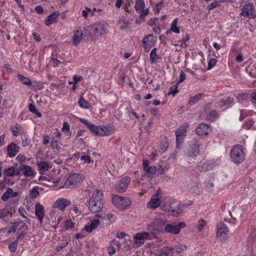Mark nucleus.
Returning <instances> with one entry per match:
<instances>
[{"instance_id":"obj_1","label":"nucleus","mask_w":256,"mask_h":256,"mask_svg":"<svg viewBox=\"0 0 256 256\" xmlns=\"http://www.w3.org/2000/svg\"><path fill=\"white\" fill-rule=\"evenodd\" d=\"M104 207L103 194L101 190H96L88 202V208L92 214L100 212Z\"/></svg>"},{"instance_id":"obj_2","label":"nucleus","mask_w":256,"mask_h":256,"mask_svg":"<svg viewBox=\"0 0 256 256\" xmlns=\"http://www.w3.org/2000/svg\"><path fill=\"white\" fill-rule=\"evenodd\" d=\"M156 224L160 226V228H156V230L161 232H166L173 234H178L180 233L182 228L186 226L184 222H178L176 225L168 224L163 220H158L156 222Z\"/></svg>"},{"instance_id":"obj_3","label":"nucleus","mask_w":256,"mask_h":256,"mask_svg":"<svg viewBox=\"0 0 256 256\" xmlns=\"http://www.w3.org/2000/svg\"><path fill=\"white\" fill-rule=\"evenodd\" d=\"M230 156L231 161L236 164L243 162L246 158L243 146L238 144L234 145L230 152Z\"/></svg>"},{"instance_id":"obj_4","label":"nucleus","mask_w":256,"mask_h":256,"mask_svg":"<svg viewBox=\"0 0 256 256\" xmlns=\"http://www.w3.org/2000/svg\"><path fill=\"white\" fill-rule=\"evenodd\" d=\"M112 202L117 208L121 210L128 208L132 204L131 200L129 198L120 196L118 194L112 196Z\"/></svg>"},{"instance_id":"obj_5","label":"nucleus","mask_w":256,"mask_h":256,"mask_svg":"<svg viewBox=\"0 0 256 256\" xmlns=\"http://www.w3.org/2000/svg\"><path fill=\"white\" fill-rule=\"evenodd\" d=\"M84 178L85 176L82 174H71L65 182L62 188H73L76 186L77 184L83 182Z\"/></svg>"},{"instance_id":"obj_6","label":"nucleus","mask_w":256,"mask_h":256,"mask_svg":"<svg viewBox=\"0 0 256 256\" xmlns=\"http://www.w3.org/2000/svg\"><path fill=\"white\" fill-rule=\"evenodd\" d=\"M240 14V16L249 19L256 18V10L253 4L251 3L244 4L242 8Z\"/></svg>"},{"instance_id":"obj_7","label":"nucleus","mask_w":256,"mask_h":256,"mask_svg":"<svg viewBox=\"0 0 256 256\" xmlns=\"http://www.w3.org/2000/svg\"><path fill=\"white\" fill-rule=\"evenodd\" d=\"M164 210L175 217L178 216L183 212L180 204L177 202H171L169 206L165 208Z\"/></svg>"},{"instance_id":"obj_8","label":"nucleus","mask_w":256,"mask_h":256,"mask_svg":"<svg viewBox=\"0 0 256 256\" xmlns=\"http://www.w3.org/2000/svg\"><path fill=\"white\" fill-rule=\"evenodd\" d=\"M156 41V40L152 34H148L144 36L142 42L145 52H149L150 48L155 46Z\"/></svg>"},{"instance_id":"obj_9","label":"nucleus","mask_w":256,"mask_h":256,"mask_svg":"<svg viewBox=\"0 0 256 256\" xmlns=\"http://www.w3.org/2000/svg\"><path fill=\"white\" fill-rule=\"evenodd\" d=\"M130 181V178L128 176H125L122 178L116 186V192L123 193L126 192Z\"/></svg>"},{"instance_id":"obj_10","label":"nucleus","mask_w":256,"mask_h":256,"mask_svg":"<svg viewBox=\"0 0 256 256\" xmlns=\"http://www.w3.org/2000/svg\"><path fill=\"white\" fill-rule=\"evenodd\" d=\"M93 25L97 37L103 34H105L108 32V26L106 22L104 21H101L96 22Z\"/></svg>"},{"instance_id":"obj_11","label":"nucleus","mask_w":256,"mask_h":256,"mask_svg":"<svg viewBox=\"0 0 256 256\" xmlns=\"http://www.w3.org/2000/svg\"><path fill=\"white\" fill-rule=\"evenodd\" d=\"M150 234L147 232H138L134 235V242L136 246H139L144 242L146 239H148Z\"/></svg>"},{"instance_id":"obj_12","label":"nucleus","mask_w":256,"mask_h":256,"mask_svg":"<svg viewBox=\"0 0 256 256\" xmlns=\"http://www.w3.org/2000/svg\"><path fill=\"white\" fill-rule=\"evenodd\" d=\"M70 204L71 202L65 198H59L53 204V208H57L61 211H64L66 207Z\"/></svg>"},{"instance_id":"obj_13","label":"nucleus","mask_w":256,"mask_h":256,"mask_svg":"<svg viewBox=\"0 0 256 256\" xmlns=\"http://www.w3.org/2000/svg\"><path fill=\"white\" fill-rule=\"evenodd\" d=\"M80 121L84 124L90 130V132L94 134L96 136H100V127L92 124L88 120L80 118Z\"/></svg>"},{"instance_id":"obj_14","label":"nucleus","mask_w":256,"mask_h":256,"mask_svg":"<svg viewBox=\"0 0 256 256\" xmlns=\"http://www.w3.org/2000/svg\"><path fill=\"white\" fill-rule=\"evenodd\" d=\"M35 214L40 221V225L42 224L43 218L44 216V206L40 203L35 204Z\"/></svg>"},{"instance_id":"obj_15","label":"nucleus","mask_w":256,"mask_h":256,"mask_svg":"<svg viewBox=\"0 0 256 256\" xmlns=\"http://www.w3.org/2000/svg\"><path fill=\"white\" fill-rule=\"evenodd\" d=\"M200 144L196 140H192L190 144V150L188 152V156L190 157H195L199 153Z\"/></svg>"},{"instance_id":"obj_16","label":"nucleus","mask_w":256,"mask_h":256,"mask_svg":"<svg viewBox=\"0 0 256 256\" xmlns=\"http://www.w3.org/2000/svg\"><path fill=\"white\" fill-rule=\"evenodd\" d=\"M209 126L206 123H201L196 128V133L200 136L207 135L208 134Z\"/></svg>"},{"instance_id":"obj_17","label":"nucleus","mask_w":256,"mask_h":256,"mask_svg":"<svg viewBox=\"0 0 256 256\" xmlns=\"http://www.w3.org/2000/svg\"><path fill=\"white\" fill-rule=\"evenodd\" d=\"M84 36L88 39H96L97 37L94 25L84 28L83 32Z\"/></svg>"},{"instance_id":"obj_18","label":"nucleus","mask_w":256,"mask_h":256,"mask_svg":"<svg viewBox=\"0 0 256 256\" xmlns=\"http://www.w3.org/2000/svg\"><path fill=\"white\" fill-rule=\"evenodd\" d=\"M20 150V147L15 143L12 142L7 146L8 156L10 158H13L16 156Z\"/></svg>"},{"instance_id":"obj_19","label":"nucleus","mask_w":256,"mask_h":256,"mask_svg":"<svg viewBox=\"0 0 256 256\" xmlns=\"http://www.w3.org/2000/svg\"><path fill=\"white\" fill-rule=\"evenodd\" d=\"M158 194H153L148 204V208L155 209L158 207L161 203L160 200L157 198Z\"/></svg>"},{"instance_id":"obj_20","label":"nucleus","mask_w":256,"mask_h":256,"mask_svg":"<svg viewBox=\"0 0 256 256\" xmlns=\"http://www.w3.org/2000/svg\"><path fill=\"white\" fill-rule=\"evenodd\" d=\"M58 12L56 11L48 16L45 20V24L47 26H50L52 23L57 22L58 20Z\"/></svg>"},{"instance_id":"obj_21","label":"nucleus","mask_w":256,"mask_h":256,"mask_svg":"<svg viewBox=\"0 0 256 256\" xmlns=\"http://www.w3.org/2000/svg\"><path fill=\"white\" fill-rule=\"evenodd\" d=\"M18 192H14L12 188H8L2 194L1 199L4 202L7 201L10 198L17 196Z\"/></svg>"},{"instance_id":"obj_22","label":"nucleus","mask_w":256,"mask_h":256,"mask_svg":"<svg viewBox=\"0 0 256 256\" xmlns=\"http://www.w3.org/2000/svg\"><path fill=\"white\" fill-rule=\"evenodd\" d=\"M84 36L83 32L80 29L76 30L74 32V36L72 38V42L74 46H77L81 42L82 36Z\"/></svg>"},{"instance_id":"obj_23","label":"nucleus","mask_w":256,"mask_h":256,"mask_svg":"<svg viewBox=\"0 0 256 256\" xmlns=\"http://www.w3.org/2000/svg\"><path fill=\"white\" fill-rule=\"evenodd\" d=\"M214 164L210 161H206L198 166V170L202 172H207L212 170L214 167Z\"/></svg>"},{"instance_id":"obj_24","label":"nucleus","mask_w":256,"mask_h":256,"mask_svg":"<svg viewBox=\"0 0 256 256\" xmlns=\"http://www.w3.org/2000/svg\"><path fill=\"white\" fill-rule=\"evenodd\" d=\"M20 170H22L24 176L26 177L34 176V172L32 169L28 166L22 164L21 166Z\"/></svg>"},{"instance_id":"obj_25","label":"nucleus","mask_w":256,"mask_h":256,"mask_svg":"<svg viewBox=\"0 0 256 256\" xmlns=\"http://www.w3.org/2000/svg\"><path fill=\"white\" fill-rule=\"evenodd\" d=\"M100 224V221L98 219L94 220L90 225L85 226L84 228L86 231L91 232L93 230L96 229Z\"/></svg>"},{"instance_id":"obj_26","label":"nucleus","mask_w":256,"mask_h":256,"mask_svg":"<svg viewBox=\"0 0 256 256\" xmlns=\"http://www.w3.org/2000/svg\"><path fill=\"white\" fill-rule=\"evenodd\" d=\"M36 164L38 166V170L40 174H43L44 172L48 170L50 168V166L48 162L42 160L38 162Z\"/></svg>"},{"instance_id":"obj_27","label":"nucleus","mask_w":256,"mask_h":256,"mask_svg":"<svg viewBox=\"0 0 256 256\" xmlns=\"http://www.w3.org/2000/svg\"><path fill=\"white\" fill-rule=\"evenodd\" d=\"M10 130L12 134L16 136H18L22 132H24V130L22 126L18 123H16L15 126H10Z\"/></svg>"},{"instance_id":"obj_28","label":"nucleus","mask_w":256,"mask_h":256,"mask_svg":"<svg viewBox=\"0 0 256 256\" xmlns=\"http://www.w3.org/2000/svg\"><path fill=\"white\" fill-rule=\"evenodd\" d=\"M234 102V98L232 97H228L226 98H222L218 102V106L220 107L224 106H230L231 104Z\"/></svg>"},{"instance_id":"obj_29","label":"nucleus","mask_w":256,"mask_h":256,"mask_svg":"<svg viewBox=\"0 0 256 256\" xmlns=\"http://www.w3.org/2000/svg\"><path fill=\"white\" fill-rule=\"evenodd\" d=\"M157 48H153L150 53V60L151 64H156L158 60L160 59V57L156 54Z\"/></svg>"},{"instance_id":"obj_30","label":"nucleus","mask_w":256,"mask_h":256,"mask_svg":"<svg viewBox=\"0 0 256 256\" xmlns=\"http://www.w3.org/2000/svg\"><path fill=\"white\" fill-rule=\"evenodd\" d=\"M169 144L168 140V138L164 136L161 140L160 145V150L162 152H164L168 148Z\"/></svg>"},{"instance_id":"obj_31","label":"nucleus","mask_w":256,"mask_h":256,"mask_svg":"<svg viewBox=\"0 0 256 256\" xmlns=\"http://www.w3.org/2000/svg\"><path fill=\"white\" fill-rule=\"evenodd\" d=\"M114 130L111 126H104L100 128V136L110 135L114 134Z\"/></svg>"},{"instance_id":"obj_32","label":"nucleus","mask_w":256,"mask_h":256,"mask_svg":"<svg viewBox=\"0 0 256 256\" xmlns=\"http://www.w3.org/2000/svg\"><path fill=\"white\" fill-rule=\"evenodd\" d=\"M203 96V94L198 93L193 96L190 97L188 100V104L190 106L194 105L200 100V98L202 97Z\"/></svg>"},{"instance_id":"obj_33","label":"nucleus","mask_w":256,"mask_h":256,"mask_svg":"<svg viewBox=\"0 0 256 256\" xmlns=\"http://www.w3.org/2000/svg\"><path fill=\"white\" fill-rule=\"evenodd\" d=\"M217 230L218 234H226L228 233V230L223 223H220L217 226Z\"/></svg>"},{"instance_id":"obj_34","label":"nucleus","mask_w":256,"mask_h":256,"mask_svg":"<svg viewBox=\"0 0 256 256\" xmlns=\"http://www.w3.org/2000/svg\"><path fill=\"white\" fill-rule=\"evenodd\" d=\"M206 118L208 120L213 122L219 118V114L216 110H212L206 115Z\"/></svg>"},{"instance_id":"obj_35","label":"nucleus","mask_w":256,"mask_h":256,"mask_svg":"<svg viewBox=\"0 0 256 256\" xmlns=\"http://www.w3.org/2000/svg\"><path fill=\"white\" fill-rule=\"evenodd\" d=\"M186 249V246L184 245L178 244L174 248H170V250L172 253L176 252V253L180 254L184 251Z\"/></svg>"},{"instance_id":"obj_36","label":"nucleus","mask_w":256,"mask_h":256,"mask_svg":"<svg viewBox=\"0 0 256 256\" xmlns=\"http://www.w3.org/2000/svg\"><path fill=\"white\" fill-rule=\"evenodd\" d=\"M186 130L181 128H178L176 132V140L178 143L180 141V142H182V137L185 135Z\"/></svg>"},{"instance_id":"obj_37","label":"nucleus","mask_w":256,"mask_h":256,"mask_svg":"<svg viewBox=\"0 0 256 256\" xmlns=\"http://www.w3.org/2000/svg\"><path fill=\"white\" fill-rule=\"evenodd\" d=\"M144 171L148 177L152 178L156 171V166H150Z\"/></svg>"},{"instance_id":"obj_38","label":"nucleus","mask_w":256,"mask_h":256,"mask_svg":"<svg viewBox=\"0 0 256 256\" xmlns=\"http://www.w3.org/2000/svg\"><path fill=\"white\" fill-rule=\"evenodd\" d=\"M145 4L144 0H136L134 8L136 11H141L144 9Z\"/></svg>"},{"instance_id":"obj_39","label":"nucleus","mask_w":256,"mask_h":256,"mask_svg":"<svg viewBox=\"0 0 256 256\" xmlns=\"http://www.w3.org/2000/svg\"><path fill=\"white\" fill-rule=\"evenodd\" d=\"M38 186L34 187L30 191L29 196L31 198H36V197L38 196L40 194V192L38 190Z\"/></svg>"},{"instance_id":"obj_40","label":"nucleus","mask_w":256,"mask_h":256,"mask_svg":"<svg viewBox=\"0 0 256 256\" xmlns=\"http://www.w3.org/2000/svg\"><path fill=\"white\" fill-rule=\"evenodd\" d=\"M178 18H175L170 24V30L176 34H179L180 31L179 28L176 26Z\"/></svg>"},{"instance_id":"obj_41","label":"nucleus","mask_w":256,"mask_h":256,"mask_svg":"<svg viewBox=\"0 0 256 256\" xmlns=\"http://www.w3.org/2000/svg\"><path fill=\"white\" fill-rule=\"evenodd\" d=\"M28 110L30 112L35 114L38 118L42 116V114L36 109V106L32 104H29Z\"/></svg>"},{"instance_id":"obj_42","label":"nucleus","mask_w":256,"mask_h":256,"mask_svg":"<svg viewBox=\"0 0 256 256\" xmlns=\"http://www.w3.org/2000/svg\"><path fill=\"white\" fill-rule=\"evenodd\" d=\"M18 78L22 84L28 86L31 85V82L28 78L24 77L22 75L20 74L18 75Z\"/></svg>"},{"instance_id":"obj_43","label":"nucleus","mask_w":256,"mask_h":256,"mask_svg":"<svg viewBox=\"0 0 256 256\" xmlns=\"http://www.w3.org/2000/svg\"><path fill=\"white\" fill-rule=\"evenodd\" d=\"M78 104L80 106L84 108H88L90 106L89 103L82 96L78 100Z\"/></svg>"},{"instance_id":"obj_44","label":"nucleus","mask_w":256,"mask_h":256,"mask_svg":"<svg viewBox=\"0 0 256 256\" xmlns=\"http://www.w3.org/2000/svg\"><path fill=\"white\" fill-rule=\"evenodd\" d=\"M15 168L13 166L9 167L4 170V174L8 176H14Z\"/></svg>"},{"instance_id":"obj_45","label":"nucleus","mask_w":256,"mask_h":256,"mask_svg":"<svg viewBox=\"0 0 256 256\" xmlns=\"http://www.w3.org/2000/svg\"><path fill=\"white\" fill-rule=\"evenodd\" d=\"M205 184L206 190L209 192L212 191L214 184V180H207L205 182Z\"/></svg>"},{"instance_id":"obj_46","label":"nucleus","mask_w":256,"mask_h":256,"mask_svg":"<svg viewBox=\"0 0 256 256\" xmlns=\"http://www.w3.org/2000/svg\"><path fill=\"white\" fill-rule=\"evenodd\" d=\"M96 217L98 218H102L104 220H106V218L110 220L111 222H113L116 220V218L114 215L112 214H108L106 216V218L102 217V215L97 214L96 215Z\"/></svg>"},{"instance_id":"obj_47","label":"nucleus","mask_w":256,"mask_h":256,"mask_svg":"<svg viewBox=\"0 0 256 256\" xmlns=\"http://www.w3.org/2000/svg\"><path fill=\"white\" fill-rule=\"evenodd\" d=\"M74 226V223L70 219H68L64 222V228L66 230H68L73 228Z\"/></svg>"},{"instance_id":"obj_48","label":"nucleus","mask_w":256,"mask_h":256,"mask_svg":"<svg viewBox=\"0 0 256 256\" xmlns=\"http://www.w3.org/2000/svg\"><path fill=\"white\" fill-rule=\"evenodd\" d=\"M18 212L20 216L26 219V222L28 223L30 222V220L28 217H26L24 214H26V212L23 207L21 206L19 208Z\"/></svg>"},{"instance_id":"obj_49","label":"nucleus","mask_w":256,"mask_h":256,"mask_svg":"<svg viewBox=\"0 0 256 256\" xmlns=\"http://www.w3.org/2000/svg\"><path fill=\"white\" fill-rule=\"evenodd\" d=\"M18 246L17 240H14L8 245V248L11 252H14L16 251Z\"/></svg>"},{"instance_id":"obj_50","label":"nucleus","mask_w":256,"mask_h":256,"mask_svg":"<svg viewBox=\"0 0 256 256\" xmlns=\"http://www.w3.org/2000/svg\"><path fill=\"white\" fill-rule=\"evenodd\" d=\"M178 84H176L171 86L170 88V91L168 92V94L170 95L171 94H173L174 96L177 94L178 91Z\"/></svg>"},{"instance_id":"obj_51","label":"nucleus","mask_w":256,"mask_h":256,"mask_svg":"<svg viewBox=\"0 0 256 256\" xmlns=\"http://www.w3.org/2000/svg\"><path fill=\"white\" fill-rule=\"evenodd\" d=\"M31 142V139L28 136L22 138V146L24 147L28 146Z\"/></svg>"},{"instance_id":"obj_52","label":"nucleus","mask_w":256,"mask_h":256,"mask_svg":"<svg viewBox=\"0 0 256 256\" xmlns=\"http://www.w3.org/2000/svg\"><path fill=\"white\" fill-rule=\"evenodd\" d=\"M164 7V2L162 1L158 3L156 5V7L154 8V12L155 14H158L160 12V10Z\"/></svg>"},{"instance_id":"obj_53","label":"nucleus","mask_w":256,"mask_h":256,"mask_svg":"<svg viewBox=\"0 0 256 256\" xmlns=\"http://www.w3.org/2000/svg\"><path fill=\"white\" fill-rule=\"evenodd\" d=\"M256 238V231L253 230L250 234L248 238V241L249 243L252 244Z\"/></svg>"},{"instance_id":"obj_54","label":"nucleus","mask_w":256,"mask_h":256,"mask_svg":"<svg viewBox=\"0 0 256 256\" xmlns=\"http://www.w3.org/2000/svg\"><path fill=\"white\" fill-rule=\"evenodd\" d=\"M217 60L214 58H210L208 62V70L212 69L216 64Z\"/></svg>"},{"instance_id":"obj_55","label":"nucleus","mask_w":256,"mask_h":256,"mask_svg":"<svg viewBox=\"0 0 256 256\" xmlns=\"http://www.w3.org/2000/svg\"><path fill=\"white\" fill-rule=\"evenodd\" d=\"M220 2L218 1H215L214 2L208 5L206 8L208 10H210L212 9H214L215 8H216L218 6Z\"/></svg>"},{"instance_id":"obj_56","label":"nucleus","mask_w":256,"mask_h":256,"mask_svg":"<svg viewBox=\"0 0 256 256\" xmlns=\"http://www.w3.org/2000/svg\"><path fill=\"white\" fill-rule=\"evenodd\" d=\"M11 224H12V226L8 231V233H10L12 232H15L19 225V223L18 222H15L11 223Z\"/></svg>"},{"instance_id":"obj_57","label":"nucleus","mask_w":256,"mask_h":256,"mask_svg":"<svg viewBox=\"0 0 256 256\" xmlns=\"http://www.w3.org/2000/svg\"><path fill=\"white\" fill-rule=\"evenodd\" d=\"M10 213L9 210L5 208L0 210V218H4L8 216Z\"/></svg>"},{"instance_id":"obj_58","label":"nucleus","mask_w":256,"mask_h":256,"mask_svg":"<svg viewBox=\"0 0 256 256\" xmlns=\"http://www.w3.org/2000/svg\"><path fill=\"white\" fill-rule=\"evenodd\" d=\"M198 229L200 230H201L204 228V226H206V222L203 219H200L198 221Z\"/></svg>"},{"instance_id":"obj_59","label":"nucleus","mask_w":256,"mask_h":256,"mask_svg":"<svg viewBox=\"0 0 256 256\" xmlns=\"http://www.w3.org/2000/svg\"><path fill=\"white\" fill-rule=\"evenodd\" d=\"M185 79L186 74L182 70L180 73L179 80L177 84H179L180 83L183 82L185 80Z\"/></svg>"},{"instance_id":"obj_60","label":"nucleus","mask_w":256,"mask_h":256,"mask_svg":"<svg viewBox=\"0 0 256 256\" xmlns=\"http://www.w3.org/2000/svg\"><path fill=\"white\" fill-rule=\"evenodd\" d=\"M211 104L208 103L204 105V111L206 115L208 114L210 111Z\"/></svg>"},{"instance_id":"obj_61","label":"nucleus","mask_w":256,"mask_h":256,"mask_svg":"<svg viewBox=\"0 0 256 256\" xmlns=\"http://www.w3.org/2000/svg\"><path fill=\"white\" fill-rule=\"evenodd\" d=\"M148 11L149 10L148 8L146 10L144 9L143 10H141L140 12H142V13L140 14V19L144 20L145 16L148 14Z\"/></svg>"},{"instance_id":"obj_62","label":"nucleus","mask_w":256,"mask_h":256,"mask_svg":"<svg viewBox=\"0 0 256 256\" xmlns=\"http://www.w3.org/2000/svg\"><path fill=\"white\" fill-rule=\"evenodd\" d=\"M150 114H152V116H155L158 114V110L156 108H151L150 110Z\"/></svg>"},{"instance_id":"obj_63","label":"nucleus","mask_w":256,"mask_h":256,"mask_svg":"<svg viewBox=\"0 0 256 256\" xmlns=\"http://www.w3.org/2000/svg\"><path fill=\"white\" fill-rule=\"evenodd\" d=\"M58 142L56 140H52L51 141V148L52 149H58Z\"/></svg>"},{"instance_id":"obj_64","label":"nucleus","mask_w":256,"mask_h":256,"mask_svg":"<svg viewBox=\"0 0 256 256\" xmlns=\"http://www.w3.org/2000/svg\"><path fill=\"white\" fill-rule=\"evenodd\" d=\"M252 98V102L254 105H256V92H254L252 93L251 94Z\"/></svg>"}]
</instances>
